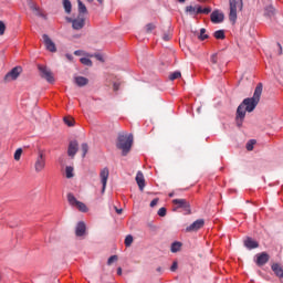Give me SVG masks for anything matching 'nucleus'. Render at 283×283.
Wrapping results in <instances>:
<instances>
[{"label": "nucleus", "mask_w": 283, "mask_h": 283, "mask_svg": "<svg viewBox=\"0 0 283 283\" xmlns=\"http://www.w3.org/2000/svg\"><path fill=\"white\" fill-rule=\"evenodd\" d=\"M262 83H259L254 90L253 96L243 99L238 106L235 123L239 127H242V123H244V118L247 117V112L251 113L258 107V103H260L262 96Z\"/></svg>", "instance_id": "f257e3e1"}, {"label": "nucleus", "mask_w": 283, "mask_h": 283, "mask_svg": "<svg viewBox=\"0 0 283 283\" xmlns=\"http://www.w3.org/2000/svg\"><path fill=\"white\" fill-rule=\"evenodd\" d=\"M134 145V135L132 134H119L117 138V149L122 150V156H127Z\"/></svg>", "instance_id": "f03ea898"}, {"label": "nucleus", "mask_w": 283, "mask_h": 283, "mask_svg": "<svg viewBox=\"0 0 283 283\" xmlns=\"http://www.w3.org/2000/svg\"><path fill=\"white\" fill-rule=\"evenodd\" d=\"M186 13L190 17H198V14H211V7H205L202 6H188L186 7Z\"/></svg>", "instance_id": "7ed1b4c3"}, {"label": "nucleus", "mask_w": 283, "mask_h": 283, "mask_svg": "<svg viewBox=\"0 0 283 283\" xmlns=\"http://www.w3.org/2000/svg\"><path fill=\"white\" fill-rule=\"evenodd\" d=\"M46 160H48V158L45 155V150L39 149L38 156L35 158V163H34V170L36 171V174H41V171H43V169H45Z\"/></svg>", "instance_id": "20e7f679"}, {"label": "nucleus", "mask_w": 283, "mask_h": 283, "mask_svg": "<svg viewBox=\"0 0 283 283\" xmlns=\"http://www.w3.org/2000/svg\"><path fill=\"white\" fill-rule=\"evenodd\" d=\"M229 4H230L229 19L231 23H235V21H238V8L242 10V1L239 2L238 0H229Z\"/></svg>", "instance_id": "39448f33"}, {"label": "nucleus", "mask_w": 283, "mask_h": 283, "mask_svg": "<svg viewBox=\"0 0 283 283\" xmlns=\"http://www.w3.org/2000/svg\"><path fill=\"white\" fill-rule=\"evenodd\" d=\"M67 202L71 207H75V209L80 210L82 213H87L88 211L87 206L84 202L78 201L73 193L67 195Z\"/></svg>", "instance_id": "423d86ee"}, {"label": "nucleus", "mask_w": 283, "mask_h": 283, "mask_svg": "<svg viewBox=\"0 0 283 283\" xmlns=\"http://www.w3.org/2000/svg\"><path fill=\"white\" fill-rule=\"evenodd\" d=\"M172 203L177 206L174 211H176L177 209H182L185 216H189V213H191V206L186 199H174Z\"/></svg>", "instance_id": "0eeeda50"}, {"label": "nucleus", "mask_w": 283, "mask_h": 283, "mask_svg": "<svg viewBox=\"0 0 283 283\" xmlns=\"http://www.w3.org/2000/svg\"><path fill=\"white\" fill-rule=\"evenodd\" d=\"M38 70L40 72V76L42 78H45L48 83H54V75L52 74V71L48 69L45 65H39Z\"/></svg>", "instance_id": "6e6552de"}, {"label": "nucleus", "mask_w": 283, "mask_h": 283, "mask_svg": "<svg viewBox=\"0 0 283 283\" xmlns=\"http://www.w3.org/2000/svg\"><path fill=\"white\" fill-rule=\"evenodd\" d=\"M67 21L72 23L73 30H83L85 28V18L78 15L76 19L67 18Z\"/></svg>", "instance_id": "1a4fd4ad"}, {"label": "nucleus", "mask_w": 283, "mask_h": 283, "mask_svg": "<svg viewBox=\"0 0 283 283\" xmlns=\"http://www.w3.org/2000/svg\"><path fill=\"white\" fill-rule=\"evenodd\" d=\"M205 227V219H198L186 228V233H193L200 231Z\"/></svg>", "instance_id": "9d476101"}, {"label": "nucleus", "mask_w": 283, "mask_h": 283, "mask_svg": "<svg viewBox=\"0 0 283 283\" xmlns=\"http://www.w3.org/2000/svg\"><path fill=\"white\" fill-rule=\"evenodd\" d=\"M99 178L102 182V193H105V189H107V180H109V169L107 167L101 170Z\"/></svg>", "instance_id": "9b49d317"}, {"label": "nucleus", "mask_w": 283, "mask_h": 283, "mask_svg": "<svg viewBox=\"0 0 283 283\" xmlns=\"http://www.w3.org/2000/svg\"><path fill=\"white\" fill-rule=\"evenodd\" d=\"M21 72H23L21 66L13 67L9 73L6 74L4 81H17Z\"/></svg>", "instance_id": "f8f14e48"}, {"label": "nucleus", "mask_w": 283, "mask_h": 283, "mask_svg": "<svg viewBox=\"0 0 283 283\" xmlns=\"http://www.w3.org/2000/svg\"><path fill=\"white\" fill-rule=\"evenodd\" d=\"M42 41L49 52H56V44L50 39V35L43 34L42 35Z\"/></svg>", "instance_id": "ddd939ff"}, {"label": "nucleus", "mask_w": 283, "mask_h": 283, "mask_svg": "<svg viewBox=\"0 0 283 283\" xmlns=\"http://www.w3.org/2000/svg\"><path fill=\"white\" fill-rule=\"evenodd\" d=\"M210 19L212 23H222L224 21V13L216 10L211 13Z\"/></svg>", "instance_id": "4468645a"}, {"label": "nucleus", "mask_w": 283, "mask_h": 283, "mask_svg": "<svg viewBox=\"0 0 283 283\" xmlns=\"http://www.w3.org/2000/svg\"><path fill=\"white\" fill-rule=\"evenodd\" d=\"M29 8L32 10V12H35L36 17H41L42 19H45V13H43V10H41L34 1L29 0Z\"/></svg>", "instance_id": "2eb2a0df"}, {"label": "nucleus", "mask_w": 283, "mask_h": 283, "mask_svg": "<svg viewBox=\"0 0 283 283\" xmlns=\"http://www.w3.org/2000/svg\"><path fill=\"white\" fill-rule=\"evenodd\" d=\"M78 151V142L73 140L69 145L67 154L71 158H74Z\"/></svg>", "instance_id": "dca6fc26"}, {"label": "nucleus", "mask_w": 283, "mask_h": 283, "mask_svg": "<svg viewBox=\"0 0 283 283\" xmlns=\"http://www.w3.org/2000/svg\"><path fill=\"white\" fill-rule=\"evenodd\" d=\"M244 247L249 249V251L253 250V249H258V247H260V243H258V241L253 240L251 237H248L244 242H243Z\"/></svg>", "instance_id": "f3484780"}, {"label": "nucleus", "mask_w": 283, "mask_h": 283, "mask_svg": "<svg viewBox=\"0 0 283 283\" xmlns=\"http://www.w3.org/2000/svg\"><path fill=\"white\" fill-rule=\"evenodd\" d=\"M269 262V254L266 252H262L256 254V264L258 266H264Z\"/></svg>", "instance_id": "a211bd4d"}, {"label": "nucleus", "mask_w": 283, "mask_h": 283, "mask_svg": "<svg viewBox=\"0 0 283 283\" xmlns=\"http://www.w3.org/2000/svg\"><path fill=\"white\" fill-rule=\"evenodd\" d=\"M85 231H86L85 222L80 221L75 228V235H77V238H83V235H85Z\"/></svg>", "instance_id": "6ab92c4d"}, {"label": "nucleus", "mask_w": 283, "mask_h": 283, "mask_svg": "<svg viewBox=\"0 0 283 283\" xmlns=\"http://www.w3.org/2000/svg\"><path fill=\"white\" fill-rule=\"evenodd\" d=\"M136 182L140 191H143L145 189V176L140 171H138L136 175Z\"/></svg>", "instance_id": "aec40b11"}, {"label": "nucleus", "mask_w": 283, "mask_h": 283, "mask_svg": "<svg viewBox=\"0 0 283 283\" xmlns=\"http://www.w3.org/2000/svg\"><path fill=\"white\" fill-rule=\"evenodd\" d=\"M75 83L77 84L78 87H85V85H87V83H90V81L86 77L76 76Z\"/></svg>", "instance_id": "412c9836"}, {"label": "nucleus", "mask_w": 283, "mask_h": 283, "mask_svg": "<svg viewBox=\"0 0 283 283\" xmlns=\"http://www.w3.org/2000/svg\"><path fill=\"white\" fill-rule=\"evenodd\" d=\"M180 249H182V242H180V241H175L170 245L171 253H178V251H180Z\"/></svg>", "instance_id": "4be33fe9"}, {"label": "nucleus", "mask_w": 283, "mask_h": 283, "mask_svg": "<svg viewBox=\"0 0 283 283\" xmlns=\"http://www.w3.org/2000/svg\"><path fill=\"white\" fill-rule=\"evenodd\" d=\"M272 271L275 273L277 277H283V270L280 266V264L277 263L272 264Z\"/></svg>", "instance_id": "5701e85b"}, {"label": "nucleus", "mask_w": 283, "mask_h": 283, "mask_svg": "<svg viewBox=\"0 0 283 283\" xmlns=\"http://www.w3.org/2000/svg\"><path fill=\"white\" fill-rule=\"evenodd\" d=\"M77 6H78L80 17H81V14H87V7H85L83 1L77 0Z\"/></svg>", "instance_id": "b1692460"}, {"label": "nucleus", "mask_w": 283, "mask_h": 283, "mask_svg": "<svg viewBox=\"0 0 283 283\" xmlns=\"http://www.w3.org/2000/svg\"><path fill=\"white\" fill-rule=\"evenodd\" d=\"M63 8L66 14H70L72 12V2L70 0H63Z\"/></svg>", "instance_id": "393cba45"}, {"label": "nucleus", "mask_w": 283, "mask_h": 283, "mask_svg": "<svg viewBox=\"0 0 283 283\" xmlns=\"http://www.w3.org/2000/svg\"><path fill=\"white\" fill-rule=\"evenodd\" d=\"M65 174H66V178H74V167L66 166Z\"/></svg>", "instance_id": "a878e982"}, {"label": "nucleus", "mask_w": 283, "mask_h": 283, "mask_svg": "<svg viewBox=\"0 0 283 283\" xmlns=\"http://www.w3.org/2000/svg\"><path fill=\"white\" fill-rule=\"evenodd\" d=\"M134 243V237L132 234L126 235L124 244L129 248Z\"/></svg>", "instance_id": "bb28decb"}, {"label": "nucleus", "mask_w": 283, "mask_h": 283, "mask_svg": "<svg viewBox=\"0 0 283 283\" xmlns=\"http://www.w3.org/2000/svg\"><path fill=\"white\" fill-rule=\"evenodd\" d=\"M275 14V8L272 6H269L265 8V17H273Z\"/></svg>", "instance_id": "cd10ccee"}, {"label": "nucleus", "mask_w": 283, "mask_h": 283, "mask_svg": "<svg viewBox=\"0 0 283 283\" xmlns=\"http://www.w3.org/2000/svg\"><path fill=\"white\" fill-rule=\"evenodd\" d=\"M214 39L222 40L226 38L224 30H218L213 33Z\"/></svg>", "instance_id": "c85d7f7f"}, {"label": "nucleus", "mask_w": 283, "mask_h": 283, "mask_svg": "<svg viewBox=\"0 0 283 283\" xmlns=\"http://www.w3.org/2000/svg\"><path fill=\"white\" fill-rule=\"evenodd\" d=\"M80 63H82V65H86L87 67H92V60H90V57L80 59Z\"/></svg>", "instance_id": "c756f323"}, {"label": "nucleus", "mask_w": 283, "mask_h": 283, "mask_svg": "<svg viewBox=\"0 0 283 283\" xmlns=\"http://www.w3.org/2000/svg\"><path fill=\"white\" fill-rule=\"evenodd\" d=\"M180 76H182V74L180 73V71H175L174 73H171L169 75L170 81H176V78H180Z\"/></svg>", "instance_id": "7c9ffc66"}, {"label": "nucleus", "mask_w": 283, "mask_h": 283, "mask_svg": "<svg viewBox=\"0 0 283 283\" xmlns=\"http://www.w3.org/2000/svg\"><path fill=\"white\" fill-rule=\"evenodd\" d=\"M206 33H207V29L200 30V35H199L200 41H206V39H209V35Z\"/></svg>", "instance_id": "2f4dec72"}, {"label": "nucleus", "mask_w": 283, "mask_h": 283, "mask_svg": "<svg viewBox=\"0 0 283 283\" xmlns=\"http://www.w3.org/2000/svg\"><path fill=\"white\" fill-rule=\"evenodd\" d=\"M64 123L67 127H74V119L72 117H64Z\"/></svg>", "instance_id": "473e14b6"}, {"label": "nucleus", "mask_w": 283, "mask_h": 283, "mask_svg": "<svg viewBox=\"0 0 283 283\" xmlns=\"http://www.w3.org/2000/svg\"><path fill=\"white\" fill-rule=\"evenodd\" d=\"M255 145V139H251L247 143L248 151H253V146Z\"/></svg>", "instance_id": "72a5a7b5"}, {"label": "nucleus", "mask_w": 283, "mask_h": 283, "mask_svg": "<svg viewBox=\"0 0 283 283\" xmlns=\"http://www.w3.org/2000/svg\"><path fill=\"white\" fill-rule=\"evenodd\" d=\"M21 154H23V149L18 148L14 153V160H21Z\"/></svg>", "instance_id": "f704fd0d"}, {"label": "nucleus", "mask_w": 283, "mask_h": 283, "mask_svg": "<svg viewBox=\"0 0 283 283\" xmlns=\"http://www.w3.org/2000/svg\"><path fill=\"white\" fill-rule=\"evenodd\" d=\"M90 150V146H87V144H82V151H83V158H85V156H87V151Z\"/></svg>", "instance_id": "c9c22d12"}, {"label": "nucleus", "mask_w": 283, "mask_h": 283, "mask_svg": "<svg viewBox=\"0 0 283 283\" xmlns=\"http://www.w3.org/2000/svg\"><path fill=\"white\" fill-rule=\"evenodd\" d=\"M210 62L212 65H218V53H214L210 56Z\"/></svg>", "instance_id": "e433bc0d"}, {"label": "nucleus", "mask_w": 283, "mask_h": 283, "mask_svg": "<svg viewBox=\"0 0 283 283\" xmlns=\"http://www.w3.org/2000/svg\"><path fill=\"white\" fill-rule=\"evenodd\" d=\"M157 213L160 218H165L167 216V208H160Z\"/></svg>", "instance_id": "4c0bfd02"}, {"label": "nucleus", "mask_w": 283, "mask_h": 283, "mask_svg": "<svg viewBox=\"0 0 283 283\" xmlns=\"http://www.w3.org/2000/svg\"><path fill=\"white\" fill-rule=\"evenodd\" d=\"M3 34H6V23L0 21V36H3Z\"/></svg>", "instance_id": "58836bf2"}, {"label": "nucleus", "mask_w": 283, "mask_h": 283, "mask_svg": "<svg viewBox=\"0 0 283 283\" xmlns=\"http://www.w3.org/2000/svg\"><path fill=\"white\" fill-rule=\"evenodd\" d=\"M116 260H118V256L117 255H112V256L108 258L107 264L112 265V264H114V262H116Z\"/></svg>", "instance_id": "ea45409f"}, {"label": "nucleus", "mask_w": 283, "mask_h": 283, "mask_svg": "<svg viewBox=\"0 0 283 283\" xmlns=\"http://www.w3.org/2000/svg\"><path fill=\"white\" fill-rule=\"evenodd\" d=\"M178 270V262H174L172 265L170 266V271H177Z\"/></svg>", "instance_id": "a19ab883"}, {"label": "nucleus", "mask_w": 283, "mask_h": 283, "mask_svg": "<svg viewBox=\"0 0 283 283\" xmlns=\"http://www.w3.org/2000/svg\"><path fill=\"white\" fill-rule=\"evenodd\" d=\"M75 56H83L85 54V52L77 50L74 52Z\"/></svg>", "instance_id": "79ce46f5"}, {"label": "nucleus", "mask_w": 283, "mask_h": 283, "mask_svg": "<svg viewBox=\"0 0 283 283\" xmlns=\"http://www.w3.org/2000/svg\"><path fill=\"white\" fill-rule=\"evenodd\" d=\"M156 205H158V199L156 198V199H153L151 201H150V207H156Z\"/></svg>", "instance_id": "37998d69"}, {"label": "nucleus", "mask_w": 283, "mask_h": 283, "mask_svg": "<svg viewBox=\"0 0 283 283\" xmlns=\"http://www.w3.org/2000/svg\"><path fill=\"white\" fill-rule=\"evenodd\" d=\"M146 30L147 32H151V30H154V24H147Z\"/></svg>", "instance_id": "c03bdc74"}, {"label": "nucleus", "mask_w": 283, "mask_h": 283, "mask_svg": "<svg viewBox=\"0 0 283 283\" xmlns=\"http://www.w3.org/2000/svg\"><path fill=\"white\" fill-rule=\"evenodd\" d=\"M163 39H164V41H169L171 39V36L169 34L165 33Z\"/></svg>", "instance_id": "a18cd8bd"}, {"label": "nucleus", "mask_w": 283, "mask_h": 283, "mask_svg": "<svg viewBox=\"0 0 283 283\" xmlns=\"http://www.w3.org/2000/svg\"><path fill=\"white\" fill-rule=\"evenodd\" d=\"M95 59H97V61H103V55H101V54H95Z\"/></svg>", "instance_id": "49530a36"}, {"label": "nucleus", "mask_w": 283, "mask_h": 283, "mask_svg": "<svg viewBox=\"0 0 283 283\" xmlns=\"http://www.w3.org/2000/svg\"><path fill=\"white\" fill-rule=\"evenodd\" d=\"M66 59H67L69 61H72V60L74 59V56H73L72 54L67 53V54H66Z\"/></svg>", "instance_id": "de8ad7c7"}, {"label": "nucleus", "mask_w": 283, "mask_h": 283, "mask_svg": "<svg viewBox=\"0 0 283 283\" xmlns=\"http://www.w3.org/2000/svg\"><path fill=\"white\" fill-rule=\"evenodd\" d=\"M117 275H123V268L117 269Z\"/></svg>", "instance_id": "09e8293b"}, {"label": "nucleus", "mask_w": 283, "mask_h": 283, "mask_svg": "<svg viewBox=\"0 0 283 283\" xmlns=\"http://www.w3.org/2000/svg\"><path fill=\"white\" fill-rule=\"evenodd\" d=\"M115 211H116V213H118V216H120V213H123V209L115 208Z\"/></svg>", "instance_id": "8fccbe9b"}, {"label": "nucleus", "mask_w": 283, "mask_h": 283, "mask_svg": "<svg viewBox=\"0 0 283 283\" xmlns=\"http://www.w3.org/2000/svg\"><path fill=\"white\" fill-rule=\"evenodd\" d=\"M279 54H282V44L277 43Z\"/></svg>", "instance_id": "3c124183"}, {"label": "nucleus", "mask_w": 283, "mask_h": 283, "mask_svg": "<svg viewBox=\"0 0 283 283\" xmlns=\"http://www.w3.org/2000/svg\"><path fill=\"white\" fill-rule=\"evenodd\" d=\"M114 90H115V92L118 90V84H114Z\"/></svg>", "instance_id": "603ef678"}, {"label": "nucleus", "mask_w": 283, "mask_h": 283, "mask_svg": "<svg viewBox=\"0 0 283 283\" xmlns=\"http://www.w3.org/2000/svg\"><path fill=\"white\" fill-rule=\"evenodd\" d=\"M87 1L92 2L94 0H87ZM97 1H98V3H103V0H97Z\"/></svg>", "instance_id": "864d4df0"}, {"label": "nucleus", "mask_w": 283, "mask_h": 283, "mask_svg": "<svg viewBox=\"0 0 283 283\" xmlns=\"http://www.w3.org/2000/svg\"><path fill=\"white\" fill-rule=\"evenodd\" d=\"M163 271V268H157V272L160 273Z\"/></svg>", "instance_id": "5fc2aeb1"}, {"label": "nucleus", "mask_w": 283, "mask_h": 283, "mask_svg": "<svg viewBox=\"0 0 283 283\" xmlns=\"http://www.w3.org/2000/svg\"><path fill=\"white\" fill-rule=\"evenodd\" d=\"M169 198H174V192H170V193H169Z\"/></svg>", "instance_id": "6e6d98bb"}, {"label": "nucleus", "mask_w": 283, "mask_h": 283, "mask_svg": "<svg viewBox=\"0 0 283 283\" xmlns=\"http://www.w3.org/2000/svg\"><path fill=\"white\" fill-rule=\"evenodd\" d=\"M179 1V3H185V0H178Z\"/></svg>", "instance_id": "4d7b16f0"}]
</instances>
